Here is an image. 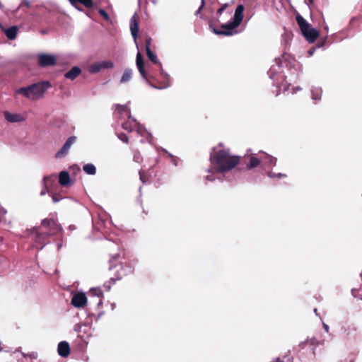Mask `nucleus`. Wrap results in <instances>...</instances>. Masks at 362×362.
Masks as SVG:
<instances>
[{
    "label": "nucleus",
    "instance_id": "obj_10",
    "mask_svg": "<svg viewBox=\"0 0 362 362\" xmlns=\"http://www.w3.org/2000/svg\"><path fill=\"white\" fill-rule=\"evenodd\" d=\"M76 141V136H71L69 137L65 144L63 145L62 148L56 153V157L62 158L66 155L71 146L75 143Z\"/></svg>",
    "mask_w": 362,
    "mask_h": 362
},
{
    "label": "nucleus",
    "instance_id": "obj_18",
    "mask_svg": "<svg viewBox=\"0 0 362 362\" xmlns=\"http://www.w3.org/2000/svg\"><path fill=\"white\" fill-rule=\"evenodd\" d=\"M262 156H260L259 158H257L255 156V154H252L249 157V161L246 165L247 168L250 170V169L257 167L261 163H262Z\"/></svg>",
    "mask_w": 362,
    "mask_h": 362
},
{
    "label": "nucleus",
    "instance_id": "obj_50",
    "mask_svg": "<svg viewBox=\"0 0 362 362\" xmlns=\"http://www.w3.org/2000/svg\"><path fill=\"white\" fill-rule=\"evenodd\" d=\"M71 1H77V0H70Z\"/></svg>",
    "mask_w": 362,
    "mask_h": 362
},
{
    "label": "nucleus",
    "instance_id": "obj_33",
    "mask_svg": "<svg viewBox=\"0 0 362 362\" xmlns=\"http://www.w3.org/2000/svg\"><path fill=\"white\" fill-rule=\"evenodd\" d=\"M274 362H292V360L288 356H284L282 358H276V360Z\"/></svg>",
    "mask_w": 362,
    "mask_h": 362
},
{
    "label": "nucleus",
    "instance_id": "obj_16",
    "mask_svg": "<svg viewBox=\"0 0 362 362\" xmlns=\"http://www.w3.org/2000/svg\"><path fill=\"white\" fill-rule=\"evenodd\" d=\"M5 119L9 122H19L24 121L25 118L23 115L18 113H13L8 111L4 113Z\"/></svg>",
    "mask_w": 362,
    "mask_h": 362
},
{
    "label": "nucleus",
    "instance_id": "obj_49",
    "mask_svg": "<svg viewBox=\"0 0 362 362\" xmlns=\"http://www.w3.org/2000/svg\"><path fill=\"white\" fill-rule=\"evenodd\" d=\"M314 311L317 314V309L316 308L314 310Z\"/></svg>",
    "mask_w": 362,
    "mask_h": 362
},
{
    "label": "nucleus",
    "instance_id": "obj_37",
    "mask_svg": "<svg viewBox=\"0 0 362 362\" xmlns=\"http://www.w3.org/2000/svg\"><path fill=\"white\" fill-rule=\"evenodd\" d=\"M25 6L27 7L30 6V3L28 0H23L20 6L17 8L16 11L18 10L22 6Z\"/></svg>",
    "mask_w": 362,
    "mask_h": 362
},
{
    "label": "nucleus",
    "instance_id": "obj_27",
    "mask_svg": "<svg viewBox=\"0 0 362 362\" xmlns=\"http://www.w3.org/2000/svg\"><path fill=\"white\" fill-rule=\"evenodd\" d=\"M146 51L148 59L151 60L152 62L155 64H158L160 65V63L158 62L156 54L151 50V48L146 47Z\"/></svg>",
    "mask_w": 362,
    "mask_h": 362
},
{
    "label": "nucleus",
    "instance_id": "obj_46",
    "mask_svg": "<svg viewBox=\"0 0 362 362\" xmlns=\"http://www.w3.org/2000/svg\"><path fill=\"white\" fill-rule=\"evenodd\" d=\"M314 52H315L314 49L308 51V54H309L310 56H312L314 54Z\"/></svg>",
    "mask_w": 362,
    "mask_h": 362
},
{
    "label": "nucleus",
    "instance_id": "obj_29",
    "mask_svg": "<svg viewBox=\"0 0 362 362\" xmlns=\"http://www.w3.org/2000/svg\"><path fill=\"white\" fill-rule=\"evenodd\" d=\"M227 7H228V4H225L222 5L220 8L218 9L217 15H218V21L219 23H221L224 20L223 18L221 17V16L223 13V12L226 11Z\"/></svg>",
    "mask_w": 362,
    "mask_h": 362
},
{
    "label": "nucleus",
    "instance_id": "obj_24",
    "mask_svg": "<svg viewBox=\"0 0 362 362\" xmlns=\"http://www.w3.org/2000/svg\"><path fill=\"white\" fill-rule=\"evenodd\" d=\"M322 93V88L320 87L313 86L311 89L312 99L315 101H318L321 99Z\"/></svg>",
    "mask_w": 362,
    "mask_h": 362
},
{
    "label": "nucleus",
    "instance_id": "obj_38",
    "mask_svg": "<svg viewBox=\"0 0 362 362\" xmlns=\"http://www.w3.org/2000/svg\"><path fill=\"white\" fill-rule=\"evenodd\" d=\"M151 38L150 37H147L146 38V48H151Z\"/></svg>",
    "mask_w": 362,
    "mask_h": 362
},
{
    "label": "nucleus",
    "instance_id": "obj_47",
    "mask_svg": "<svg viewBox=\"0 0 362 362\" xmlns=\"http://www.w3.org/2000/svg\"><path fill=\"white\" fill-rule=\"evenodd\" d=\"M325 31H326L327 33H328V30H329L328 25H326L325 26Z\"/></svg>",
    "mask_w": 362,
    "mask_h": 362
},
{
    "label": "nucleus",
    "instance_id": "obj_45",
    "mask_svg": "<svg viewBox=\"0 0 362 362\" xmlns=\"http://www.w3.org/2000/svg\"><path fill=\"white\" fill-rule=\"evenodd\" d=\"M139 175H140V179L141 180L144 182V175H143V173L141 172H139Z\"/></svg>",
    "mask_w": 362,
    "mask_h": 362
},
{
    "label": "nucleus",
    "instance_id": "obj_21",
    "mask_svg": "<svg viewBox=\"0 0 362 362\" xmlns=\"http://www.w3.org/2000/svg\"><path fill=\"white\" fill-rule=\"evenodd\" d=\"M81 71V69L78 66L72 67L68 72L65 74V78L74 80L80 74Z\"/></svg>",
    "mask_w": 362,
    "mask_h": 362
},
{
    "label": "nucleus",
    "instance_id": "obj_17",
    "mask_svg": "<svg viewBox=\"0 0 362 362\" xmlns=\"http://www.w3.org/2000/svg\"><path fill=\"white\" fill-rule=\"evenodd\" d=\"M57 351L62 357H67L70 354L69 344L66 341H61L58 344Z\"/></svg>",
    "mask_w": 362,
    "mask_h": 362
},
{
    "label": "nucleus",
    "instance_id": "obj_2",
    "mask_svg": "<svg viewBox=\"0 0 362 362\" xmlns=\"http://www.w3.org/2000/svg\"><path fill=\"white\" fill-rule=\"evenodd\" d=\"M296 74L301 69L300 64L291 56L284 54L280 58L276 59L271 66L268 75L273 81V85L284 91L288 90L289 85L286 83L284 69Z\"/></svg>",
    "mask_w": 362,
    "mask_h": 362
},
{
    "label": "nucleus",
    "instance_id": "obj_14",
    "mask_svg": "<svg viewBox=\"0 0 362 362\" xmlns=\"http://www.w3.org/2000/svg\"><path fill=\"white\" fill-rule=\"evenodd\" d=\"M130 30L134 40V42H136V37L139 33V23L137 20V15L135 13L130 20Z\"/></svg>",
    "mask_w": 362,
    "mask_h": 362
},
{
    "label": "nucleus",
    "instance_id": "obj_12",
    "mask_svg": "<svg viewBox=\"0 0 362 362\" xmlns=\"http://www.w3.org/2000/svg\"><path fill=\"white\" fill-rule=\"evenodd\" d=\"M87 301V298L84 293H77L74 294L71 299V304L76 308L83 307Z\"/></svg>",
    "mask_w": 362,
    "mask_h": 362
},
{
    "label": "nucleus",
    "instance_id": "obj_31",
    "mask_svg": "<svg viewBox=\"0 0 362 362\" xmlns=\"http://www.w3.org/2000/svg\"><path fill=\"white\" fill-rule=\"evenodd\" d=\"M204 5H205L204 0H201V4H200L199 8L197 10V11L194 13L196 16H199L201 18H203L202 15H201V11H202V8H204Z\"/></svg>",
    "mask_w": 362,
    "mask_h": 362
},
{
    "label": "nucleus",
    "instance_id": "obj_9",
    "mask_svg": "<svg viewBox=\"0 0 362 362\" xmlns=\"http://www.w3.org/2000/svg\"><path fill=\"white\" fill-rule=\"evenodd\" d=\"M38 64L42 67L52 66L56 64V57L54 55L48 54H38Z\"/></svg>",
    "mask_w": 362,
    "mask_h": 362
},
{
    "label": "nucleus",
    "instance_id": "obj_11",
    "mask_svg": "<svg viewBox=\"0 0 362 362\" xmlns=\"http://www.w3.org/2000/svg\"><path fill=\"white\" fill-rule=\"evenodd\" d=\"M262 155V166L264 168H273L276 165L277 158L267 153L259 151Z\"/></svg>",
    "mask_w": 362,
    "mask_h": 362
},
{
    "label": "nucleus",
    "instance_id": "obj_13",
    "mask_svg": "<svg viewBox=\"0 0 362 362\" xmlns=\"http://www.w3.org/2000/svg\"><path fill=\"white\" fill-rule=\"evenodd\" d=\"M303 35L310 42L313 43L319 36V31L310 26L302 33Z\"/></svg>",
    "mask_w": 362,
    "mask_h": 362
},
{
    "label": "nucleus",
    "instance_id": "obj_39",
    "mask_svg": "<svg viewBox=\"0 0 362 362\" xmlns=\"http://www.w3.org/2000/svg\"><path fill=\"white\" fill-rule=\"evenodd\" d=\"M6 212V210L0 205V218L3 217Z\"/></svg>",
    "mask_w": 362,
    "mask_h": 362
},
{
    "label": "nucleus",
    "instance_id": "obj_5",
    "mask_svg": "<svg viewBox=\"0 0 362 362\" xmlns=\"http://www.w3.org/2000/svg\"><path fill=\"white\" fill-rule=\"evenodd\" d=\"M136 64L141 77L146 81V83L150 86L157 89H164L168 88L170 86V76L168 74L163 71L161 64H160V76L163 79L164 82L163 84L160 86H155L150 82V80L155 81V77L151 74H147L144 68V62L142 55L139 52H138L136 54Z\"/></svg>",
    "mask_w": 362,
    "mask_h": 362
},
{
    "label": "nucleus",
    "instance_id": "obj_4",
    "mask_svg": "<svg viewBox=\"0 0 362 362\" xmlns=\"http://www.w3.org/2000/svg\"><path fill=\"white\" fill-rule=\"evenodd\" d=\"M244 6L238 5L235 11L232 20L223 23L220 29L213 28V32L219 35L231 36L238 33L237 28L241 24L243 19Z\"/></svg>",
    "mask_w": 362,
    "mask_h": 362
},
{
    "label": "nucleus",
    "instance_id": "obj_23",
    "mask_svg": "<svg viewBox=\"0 0 362 362\" xmlns=\"http://www.w3.org/2000/svg\"><path fill=\"white\" fill-rule=\"evenodd\" d=\"M17 32L18 28L16 26H11L4 30V33L9 40H14L16 37Z\"/></svg>",
    "mask_w": 362,
    "mask_h": 362
},
{
    "label": "nucleus",
    "instance_id": "obj_30",
    "mask_svg": "<svg viewBox=\"0 0 362 362\" xmlns=\"http://www.w3.org/2000/svg\"><path fill=\"white\" fill-rule=\"evenodd\" d=\"M90 294L96 297H101L103 292L100 288H94L90 290Z\"/></svg>",
    "mask_w": 362,
    "mask_h": 362
},
{
    "label": "nucleus",
    "instance_id": "obj_8",
    "mask_svg": "<svg viewBox=\"0 0 362 362\" xmlns=\"http://www.w3.org/2000/svg\"><path fill=\"white\" fill-rule=\"evenodd\" d=\"M114 67V63L110 60H105L101 62H95L91 64L89 67L90 73H97L102 69H112Z\"/></svg>",
    "mask_w": 362,
    "mask_h": 362
},
{
    "label": "nucleus",
    "instance_id": "obj_20",
    "mask_svg": "<svg viewBox=\"0 0 362 362\" xmlns=\"http://www.w3.org/2000/svg\"><path fill=\"white\" fill-rule=\"evenodd\" d=\"M59 182L63 187L70 185L69 174L66 171H62L59 175Z\"/></svg>",
    "mask_w": 362,
    "mask_h": 362
},
{
    "label": "nucleus",
    "instance_id": "obj_34",
    "mask_svg": "<svg viewBox=\"0 0 362 362\" xmlns=\"http://www.w3.org/2000/svg\"><path fill=\"white\" fill-rule=\"evenodd\" d=\"M50 192H51V189L49 188H48V187H47L46 185L42 186V189L40 192V195L44 196L47 193L49 194Z\"/></svg>",
    "mask_w": 362,
    "mask_h": 362
},
{
    "label": "nucleus",
    "instance_id": "obj_35",
    "mask_svg": "<svg viewBox=\"0 0 362 362\" xmlns=\"http://www.w3.org/2000/svg\"><path fill=\"white\" fill-rule=\"evenodd\" d=\"M118 138L119 140H121L123 142L127 143L128 142V137L125 134L121 133L118 135Z\"/></svg>",
    "mask_w": 362,
    "mask_h": 362
},
{
    "label": "nucleus",
    "instance_id": "obj_15",
    "mask_svg": "<svg viewBox=\"0 0 362 362\" xmlns=\"http://www.w3.org/2000/svg\"><path fill=\"white\" fill-rule=\"evenodd\" d=\"M134 272V267L129 263H125L120 266V269L117 272L118 274L117 279H119L124 276L132 274Z\"/></svg>",
    "mask_w": 362,
    "mask_h": 362
},
{
    "label": "nucleus",
    "instance_id": "obj_42",
    "mask_svg": "<svg viewBox=\"0 0 362 362\" xmlns=\"http://www.w3.org/2000/svg\"><path fill=\"white\" fill-rule=\"evenodd\" d=\"M59 200H60V199H59V198H57L56 196L52 195V201H53L54 202H55V203H56V202H59Z\"/></svg>",
    "mask_w": 362,
    "mask_h": 362
},
{
    "label": "nucleus",
    "instance_id": "obj_22",
    "mask_svg": "<svg viewBox=\"0 0 362 362\" xmlns=\"http://www.w3.org/2000/svg\"><path fill=\"white\" fill-rule=\"evenodd\" d=\"M297 23L303 33L304 30L305 31L306 29H308L310 25V24L306 21V20L300 14H298L296 17Z\"/></svg>",
    "mask_w": 362,
    "mask_h": 362
},
{
    "label": "nucleus",
    "instance_id": "obj_3",
    "mask_svg": "<svg viewBox=\"0 0 362 362\" xmlns=\"http://www.w3.org/2000/svg\"><path fill=\"white\" fill-rule=\"evenodd\" d=\"M115 113L119 115L120 117H127L128 120L122 124V128L127 131L132 132L134 127H137V134L142 136H147V141L151 143L152 139V135L146 132V130L141 126H140L137 121L132 117L130 113V109L128 104L126 105H115Z\"/></svg>",
    "mask_w": 362,
    "mask_h": 362
},
{
    "label": "nucleus",
    "instance_id": "obj_44",
    "mask_svg": "<svg viewBox=\"0 0 362 362\" xmlns=\"http://www.w3.org/2000/svg\"><path fill=\"white\" fill-rule=\"evenodd\" d=\"M224 16H227V17H231L232 11H226Z\"/></svg>",
    "mask_w": 362,
    "mask_h": 362
},
{
    "label": "nucleus",
    "instance_id": "obj_25",
    "mask_svg": "<svg viewBox=\"0 0 362 362\" xmlns=\"http://www.w3.org/2000/svg\"><path fill=\"white\" fill-rule=\"evenodd\" d=\"M132 76V71L130 69H126L120 79V83H124L130 81Z\"/></svg>",
    "mask_w": 362,
    "mask_h": 362
},
{
    "label": "nucleus",
    "instance_id": "obj_43",
    "mask_svg": "<svg viewBox=\"0 0 362 362\" xmlns=\"http://www.w3.org/2000/svg\"><path fill=\"white\" fill-rule=\"evenodd\" d=\"M323 327H324V329L326 331V332H329V326L327 324L323 323Z\"/></svg>",
    "mask_w": 362,
    "mask_h": 362
},
{
    "label": "nucleus",
    "instance_id": "obj_28",
    "mask_svg": "<svg viewBox=\"0 0 362 362\" xmlns=\"http://www.w3.org/2000/svg\"><path fill=\"white\" fill-rule=\"evenodd\" d=\"M267 176L270 178H273V179H281V178H284V177H286V174H284V173H274L272 171H269L267 173Z\"/></svg>",
    "mask_w": 362,
    "mask_h": 362
},
{
    "label": "nucleus",
    "instance_id": "obj_41",
    "mask_svg": "<svg viewBox=\"0 0 362 362\" xmlns=\"http://www.w3.org/2000/svg\"><path fill=\"white\" fill-rule=\"evenodd\" d=\"M99 13L103 16H104L105 18H108V15L107 13L104 11V10H100Z\"/></svg>",
    "mask_w": 362,
    "mask_h": 362
},
{
    "label": "nucleus",
    "instance_id": "obj_19",
    "mask_svg": "<svg viewBox=\"0 0 362 362\" xmlns=\"http://www.w3.org/2000/svg\"><path fill=\"white\" fill-rule=\"evenodd\" d=\"M56 181V175H46L43 177L42 180V186H47L48 188L52 189L55 185Z\"/></svg>",
    "mask_w": 362,
    "mask_h": 362
},
{
    "label": "nucleus",
    "instance_id": "obj_40",
    "mask_svg": "<svg viewBox=\"0 0 362 362\" xmlns=\"http://www.w3.org/2000/svg\"><path fill=\"white\" fill-rule=\"evenodd\" d=\"M301 88L299 87V86H296V87H294V88H292V91H291V93L292 94H295L298 91H300L301 90Z\"/></svg>",
    "mask_w": 362,
    "mask_h": 362
},
{
    "label": "nucleus",
    "instance_id": "obj_7",
    "mask_svg": "<svg viewBox=\"0 0 362 362\" xmlns=\"http://www.w3.org/2000/svg\"><path fill=\"white\" fill-rule=\"evenodd\" d=\"M49 87H50V83L48 81L36 83L15 90L14 95H22L29 100L36 101L43 96L45 90Z\"/></svg>",
    "mask_w": 362,
    "mask_h": 362
},
{
    "label": "nucleus",
    "instance_id": "obj_36",
    "mask_svg": "<svg viewBox=\"0 0 362 362\" xmlns=\"http://www.w3.org/2000/svg\"><path fill=\"white\" fill-rule=\"evenodd\" d=\"M134 160L137 163H140L141 161V158L140 156L139 152H135L134 155Z\"/></svg>",
    "mask_w": 362,
    "mask_h": 362
},
{
    "label": "nucleus",
    "instance_id": "obj_26",
    "mask_svg": "<svg viewBox=\"0 0 362 362\" xmlns=\"http://www.w3.org/2000/svg\"><path fill=\"white\" fill-rule=\"evenodd\" d=\"M83 170L88 175H93L96 173V168L95 165L91 163L86 164Z\"/></svg>",
    "mask_w": 362,
    "mask_h": 362
},
{
    "label": "nucleus",
    "instance_id": "obj_6",
    "mask_svg": "<svg viewBox=\"0 0 362 362\" xmlns=\"http://www.w3.org/2000/svg\"><path fill=\"white\" fill-rule=\"evenodd\" d=\"M62 230V227L53 218H45L42 221L40 228H33L32 235L35 240L40 243L45 237L55 235Z\"/></svg>",
    "mask_w": 362,
    "mask_h": 362
},
{
    "label": "nucleus",
    "instance_id": "obj_48",
    "mask_svg": "<svg viewBox=\"0 0 362 362\" xmlns=\"http://www.w3.org/2000/svg\"><path fill=\"white\" fill-rule=\"evenodd\" d=\"M308 1H309V2H308V4L309 5V4H313V0H308Z\"/></svg>",
    "mask_w": 362,
    "mask_h": 362
},
{
    "label": "nucleus",
    "instance_id": "obj_32",
    "mask_svg": "<svg viewBox=\"0 0 362 362\" xmlns=\"http://www.w3.org/2000/svg\"><path fill=\"white\" fill-rule=\"evenodd\" d=\"M78 2L83 4L86 7H91L93 5L92 0H77Z\"/></svg>",
    "mask_w": 362,
    "mask_h": 362
},
{
    "label": "nucleus",
    "instance_id": "obj_1",
    "mask_svg": "<svg viewBox=\"0 0 362 362\" xmlns=\"http://www.w3.org/2000/svg\"><path fill=\"white\" fill-rule=\"evenodd\" d=\"M221 144L214 148L210 156L211 167L207 170L209 175L206 179L209 181L215 180L214 173H225L235 168L240 162L241 157L232 154L228 148H221Z\"/></svg>",
    "mask_w": 362,
    "mask_h": 362
}]
</instances>
